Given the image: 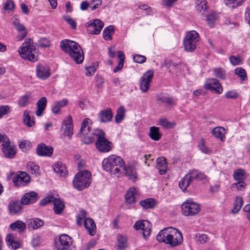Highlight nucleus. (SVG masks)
I'll return each mask as SVG.
<instances>
[{
    "mask_svg": "<svg viewBox=\"0 0 250 250\" xmlns=\"http://www.w3.org/2000/svg\"><path fill=\"white\" fill-rule=\"evenodd\" d=\"M153 75L154 71L150 69L147 71L142 77V92H146L149 89Z\"/></svg>",
    "mask_w": 250,
    "mask_h": 250,
    "instance_id": "nucleus-15",
    "label": "nucleus"
},
{
    "mask_svg": "<svg viewBox=\"0 0 250 250\" xmlns=\"http://www.w3.org/2000/svg\"><path fill=\"white\" fill-rule=\"evenodd\" d=\"M91 173L88 171H83L77 173L73 180V185L79 190L89 186L91 183Z\"/></svg>",
    "mask_w": 250,
    "mask_h": 250,
    "instance_id": "nucleus-5",
    "label": "nucleus"
},
{
    "mask_svg": "<svg viewBox=\"0 0 250 250\" xmlns=\"http://www.w3.org/2000/svg\"><path fill=\"white\" fill-rule=\"evenodd\" d=\"M39 45L41 47H47L50 46V41L48 39L43 38L39 41Z\"/></svg>",
    "mask_w": 250,
    "mask_h": 250,
    "instance_id": "nucleus-62",
    "label": "nucleus"
},
{
    "mask_svg": "<svg viewBox=\"0 0 250 250\" xmlns=\"http://www.w3.org/2000/svg\"><path fill=\"white\" fill-rule=\"evenodd\" d=\"M104 25V22L99 19L91 20L87 22L85 27L89 33L94 35L100 34Z\"/></svg>",
    "mask_w": 250,
    "mask_h": 250,
    "instance_id": "nucleus-10",
    "label": "nucleus"
},
{
    "mask_svg": "<svg viewBox=\"0 0 250 250\" xmlns=\"http://www.w3.org/2000/svg\"><path fill=\"white\" fill-rule=\"evenodd\" d=\"M36 152L39 156L49 157L53 153V149L51 146H46L43 143H41L38 145Z\"/></svg>",
    "mask_w": 250,
    "mask_h": 250,
    "instance_id": "nucleus-17",
    "label": "nucleus"
},
{
    "mask_svg": "<svg viewBox=\"0 0 250 250\" xmlns=\"http://www.w3.org/2000/svg\"><path fill=\"white\" fill-rule=\"evenodd\" d=\"M233 178L235 180L243 181L246 178L245 171L242 169L236 170L233 174Z\"/></svg>",
    "mask_w": 250,
    "mask_h": 250,
    "instance_id": "nucleus-50",
    "label": "nucleus"
},
{
    "mask_svg": "<svg viewBox=\"0 0 250 250\" xmlns=\"http://www.w3.org/2000/svg\"><path fill=\"white\" fill-rule=\"evenodd\" d=\"M234 73L242 81H245L247 78L246 72L245 70L242 67H237L235 69Z\"/></svg>",
    "mask_w": 250,
    "mask_h": 250,
    "instance_id": "nucleus-51",
    "label": "nucleus"
},
{
    "mask_svg": "<svg viewBox=\"0 0 250 250\" xmlns=\"http://www.w3.org/2000/svg\"><path fill=\"white\" fill-rule=\"evenodd\" d=\"M2 144V151L4 156L7 158H12L16 153V146L10 145V142L8 138V141L3 140Z\"/></svg>",
    "mask_w": 250,
    "mask_h": 250,
    "instance_id": "nucleus-13",
    "label": "nucleus"
},
{
    "mask_svg": "<svg viewBox=\"0 0 250 250\" xmlns=\"http://www.w3.org/2000/svg\"><path fill=\"white\" fill-rule=\"evenodd\" d=\"M156 167L160 174L164 175L167 171V164L166 159L164 157L158 158L157 159Z\"/></svg>",
    "mask_w": 250,
    "mask_h": 250,
    "instance_id": "nucleus-24",
    "label": "nucleus"
},
{
    "mask_svg": "<svg viewBox=\"0 0 250 250\" xmlns=\"http://www.w3.org/2000/svg\"><path fill=\"white\" fill-rule=\"evenodd\" d=\"M199 205L191 200H187L181 205L182 212L185 216H192L200 211Z\"/></svg>",
    "mask_w": 250,
    "mask_h": 250,
    "instance_id": "nucleus-8",
    "label": "nucleus"
},
{
    "mask_svg": "<svg viewBox=\"0 0 250 250\" xmlns=\"http://www.w3.org/2000/svg\"><path fill=\"white\" fill-rule=\"evenodd\" d=\"M125 110L123 106H120L117 109V114L115 117V122L120 123L124 119Z\"/></svg>",
    "mask_w": 250,
    "mask_h": 250,
    "instance_id": "nucleus-43",
    "label": "nucleus"
},
{
    "mask_svg": "<svg viewBox=\"0 0 250 250\" xmlns=\"http://www.w3.org/2000/svg\"><path fill=\"white\" fill-rule=\"evenodd\" d=\"M204 88L206 90H210L217 94H221L223 92V88L218 80L210 78L207 79L204 84Z\"/></svg>",
    "mask_w": 250,
    "mask_h": 250,
    "instance_id": "nucleus-11",
    "label": "nucleus"
},
{
    "mask_svg": "<svg viewBox=\"0 0 250 250\" xmlns=\"http://www.w3.org/2000/svg\"><path fill=\"white\" fill-rule=\"evenodd\" d=\"M136 189L134 188H130L125 195V202L127 204L130 205L135 201Z\"/></svg>",
    "mask_w": 250,
    "mask_h": 250,
    "instance_id": "nucleus-35",
    "label": "nucleus"
},
{
    "mask_svg": "<svg viewBox=\"0 0 250 250\" xmlns=\"http://www.w3.org/2000/svg\"><path fill=\"white\" fill-rule=\"evenodd\" d=\"M192 180H193L189 171L179 182V186L182 191L185 192L187 190Z\"/></svg>",
    "mask_w": 250,
    "mask_h": 250,
    "instance_id": "nucleus-23",
    "label": "nucleus"
},
{
    "mask_svg": "<svg viewBox=\"0 0 250 250\" xmlns=\"http://www.w3.org/2000/svg\"><path fill=\"white\" fill-rule=\"evenodd\" d=\"M53 203L54 205L53 209L55 213L57 214H61L65 207L64 203L60 199V198H56L54 197Z\"/></svg>",
    "mask_w": 250,
    "mask_h": 250,
    "instance_id": "nucleus-29",
    "label": "nucleus"
},
{
    "mask_svg": "<svg viewBox=\"0 0 250 250\" xmlns=\"http://www.w3.org/2000/svg\"><path fill=\"white\" fill-rule=\"evenodd\" d=\"M86 216V212L84 210H81L80 211L79 213L77 216V223L78 225L81 226L82 224V221L83 219H85Z\"/></svg>",
    "mask_w": 250,
    "mask_h": 250,
    "instance_id": "nucleus-55",
    "label": "nucleus"
},
{
    "mask_svg": "<svg viewBox=\"0 0 250 250\" xmlns=\"http://www.w3.org/2000/svg\"><path fill=\"white\" fill-rule=\"evenodd\" d=\"M54 197L52 196H48L43 198L40 201V204L42 206H45L48 203L53 202Z\"/></svg>",
    "mask_w": 250,
    "mask_h": 250,
    "instance_id": "nucleus-61",
    "label": "nucleus"
},
{
    "mask_svg": "<svg viewBox=\"0 0 250 250\" xmlns=\"http://www.w3.org/2000/svg\"><path fill=\"white\" fill-rule=\"evenodd\" d=\"M115 29L113 26L109 25L104 29L103 35V38L105 40H112V35L114 33Z\"/></svg>",
    "mask_w": 250,
    "mask_h": 250,
    "instance_id": "nucleus-45",
    "label": "nucleus"
},
{
    "mask_svg": "<svg viewBox=\"0 0 250 250\" xmlns=\"http://www.w3.org/2000/svg\"><path fill=\"white\" fill-rule=\"evenodd\" d=\"M102 3V0H92L90 1L89 4L91 5V10L96 9L99 5Z\"/></svg>",
    "mask_w": 250,
    "mask_h": 250,
    "instance_id": "nucleus-60",
    "label": "nucleus"
},
{
    "mask_svg": "<svg viewBox=\"0 0 250 250\" xmlns=\"http://www.w3.org/2000/svg\"><path fill=\"white\" fill-rule=\"evenodd\" d=\"M216 18V15L214 13L211 14L207 16V21L208 25L210 27H212L214 26Z\"/></svg>",
    "mask_w": 250,
    "mask_h": 250,
    "instance_id": "nucleus-57",
    "label": "nucleus"
},
{
    "mask_svg": "<svg viewBox=\"0 0 250 250\" xmlns=\"http://www.w3.org/2000/svg\"><path fill=\"white\" fill-rule=\"evenodd\" d=\"M6 242L13 249H17L20 247V242L13 234H8L6 236Z\"/></svg>",
    "mask_w": 250,
    "mask_h": 250,
    "instance_id": "nucleus-27",
    "label": "nucleus"
},
{
    "mask_svg": "<svg viewBox=\"0 0 250 250\" xmlns=\"http://www.w3.org/2000/svg\"><path fill=\"white\" fill-rule=\"evenodd\" d=\"M113 116V115L110 108H106L101 110L98 114L100 121L103 123L111 121Z\"/></svg>",
    "mask_w": 250,
    "mask_h": 250,
    "instance_id": "nucleus-22",
    "label": "nucleus"
},
{
    "mask_svg": "<svg viewBox=\"0 0 250 250\" xmlns=\"http://www.w3.org/2000/svg\"><path fill=\"white\" fill-rule=\"evenodd\" d=\"M47 105V99L45 97L40 98L37 103V110L36 115L38 117H41L45 110Z\"/></svg>",
    "mask_w": 250,
    "mask_h": 250,
    "instance_id": "nucleus-25",
    "label": "nucleus"
},
{
    "mask_svg": "<svg viewBox=\"0 0 250 250\" xmlns=\"http://www.w3.org/2000/svg\"><path fill=\"white\" fill-rule=\"evenodd\" d=\"M213 75L221 80H225L226 78V71L221 67H217L212 69Z\"/></svg>",
    "mask_w": 250,
    "mask_h": 250,
    "instance_id": "nucleus-46",
    "label": "nucleus"
},
{
    "mask_svg": "<svg viewBox=\"0 0 250 250\" xmlns=\"http://www.w3.org/2000/svg\"><path fill=\"white\" fill-rule=\"evenodd\" d=\"M117 249L118 250H124L128 246L127 238L126 235L118 234L117 236Z\"/></svg>",
    "mask_w": 250,
    "mask_h": 250,
    "instance_id": "nucleus-26",
    "label": "nucleus"
},
{
    "mask_svg": "<svg viewBox=\"0 0 250 250\" xmlns=\"http://www.w3.org/2000/svg\"><path fill=\"white\" fill-rule=\"evenodd\" d=\"M157 204V201L153 198H147L142 201V207L144 209H153Z\"/></svg>",
    "mask_w": 250,
    "mask_h": 250,
    "instance_id": "nucleus-31",
    "label": "nucleus"
},
{
    "mask_svg": "<svg viewBox=\"0 0 250 250\" xmlns=\"http://www.w3.org/2000/svg\"><path fill=\"white\" fill-rule=\"evenodd\" d=\"M13 24L15 25L16 29L20 32H23L24 31H27L26 28L24 26V25L22 24H21L19 22H16L14 21Z\"/></svg>",
    "mask_w": 250,
    "mask_h": 250,
    "instance_id": "nucleus-63",
    "label": "nucleus"
},
{
    "mask_svg": "<svg viewBox=\"0 0 250 250\" xmlns=\"http://www.w3.org/2000/svg\"><path fill=\"white\" fill-rule=\"evenodd\" d=\"M170 229L171 237L168 238V244L172 247L179 246L183 240L182 233L178 229L173 227H170Z\"/></svg>",
    "mask_w": 250,
    "mask_h": 250,
    "instance_id": "nucleus-9",
    "label": "nucleus"
},
{
    "mask_svg": "<svg viewBox=\"0 0 250 250\" xmlns=\"http://www.w3.org/2000/svg\"><path fill=\"white\" fill-rule=\"evenodd\" d=\"M38 199V194L34 191H31L25 193L21 197V202L22 205H25L33 204L36 202Z\"/></svg>",
    "mask_w": 250,
    "mask_h": 250,
    "instance_id": "nucleus-19",
    "label": "nucleus"
},
{
    "mask_svg": "<svg viewBox=\"0 0 250 250\" xmlns=\"http://www.w3.org/2000/svg\"><path fill=\"white\" fill-rule=\"evenodd\" d=\"M19 53L23 59L35 62L37 61L36 46L30 39H26L24 42L19 49Z\"/></svg>",
    "mask_w": 250,
    "mask_h": 250,
    "instance_id": "nucleus-3",
    "label": "nucleus"
},
{
    "mask_svg": "<svg viewBox=\"0 0 250 250\" xmlns=\"http://www.w3.org/2000/svg\"><path fill=\"white\" fill-rule=\"evenodd\" d=\"M189 172L192 180L197 179L202 181L204 183L208 181L207 176L204 173L200 172L198 170H190Z\"/></svg>",
    "mask_w": 250,
    "mask_h": 250,
    "instance_id": "nucleus-30",
    "label": "nucleus"
},
{
    "mask_svg": "<svg viewBox=\"0 0 250 250\" xmlns=\"http://www.w3.org/2000/svg\"><path fill=\"white\" fill-rule=\"evenodd\" d=\"M125 165L123 159L120 156L116 155H111L107 158H104L103 161L104 169L114 175L119 174L121 168Z\"/></svg>",
    "mask_w": 250,
    "mask_h": 250,
    "instance_id": "nucleus-2",
    "label": "nucleus"
},
{
    "mask_svg": "<svg viewBox=\"0 0 250 250\" xmlns=\"http://www.w3.org/2000/svg\"><path fill=\"white\" fill-rule=\"evenodd\" d=\"M23 120L24 124L28 127H32L35 124L34 118L31 117L29 111L27 110L24 111Z\"/></svg>",
    "mask_w": 250,
    "mask_h": 250,
    "instance_id": "nucleus-40",
    "label": "nucleus"
},
{
    "mask_svg": "<svg viewBox=\"0 0 250 250\" xmlns=\"http://www.w3.org/2000/svg\"><path fill=\"white\" fill-rule=\"evenodd\" d=\"M196 8L200 13L204 12L207 8L206 0H197Z\"/></svg>",
    "mask_w": 250,
    "mask_h": 250,
    "instance_id": "nucleus-49",
    "label": "nucleus"
},
{
    "mask_svg": "<svg viewBox=\"0 0 250 250\" xmlns=\"http://www.w3.org/2000/svg\"><path fill=\"white\" fill-rule=\"evenodd\" d=\"M196 241L201 244L206 243L208 240V236L205 234L197 233L195 235Z\"/></svg>",
    "mask_w": 250,
    "mask_h": 250,
    "instance_id": "nucleus-53",
    "label": "nucleus"
},
{
    "mask_svg": "<svg viewBox=\"0 0 250 250\" xmlns=\"http://www.w3.org/2000/svg\"><path fill=\"white\" fill-rule=\"evenodd\" d=\"M13 182L16 186H25L30 181V178L25 172L19 171L13 178Z\"/></svg>",
    "mask_w": 250,
    "mask_h": 250,
    "instance_id": "nucleus-12",
    "label": "nucleus"
},
{
    "mask_svg": "<svg viewBox=\"0 0 250 250\" xmlns=\"http://www.w3.org/2000/svg\"><path fill=\"white\" fill-rule=\"evenodd\" d=\"M26 224L21 220L16 221L10 225V228L12 230H15L18 229L20 232L24 231L26 229Z\"/></svg>",
    "mask_w": 250,
    "mask_h": 250,
    "instance_id": "nucleus-38",
    "label": "nucleus"
},
{
    "mask_svg": "<svg viewBox=\"0 0 250 250\" xmlns=\"http://www.w3.org/2000/svg\"><path fill=\"white\" fill-rule=\"evenodd\" d=\"M170 231H171L170 227L161 230L157 236V240L159 242H164L168 244V238L171 237L170 235Z\"/></svg>",
    "mask_w": 250,
    "mask_h": 250,
    "instance_id": "nucleus-21",
    "label": "nucleus"
},
{
    "mask_svg": "<svg viewBox=\"0 0 250 250\" xmlns=\"http://www.w3.org/2000/svg\"><path fill=\"white\" fill-rule=\"evenodd\" d=\"M68 103V100L64 98L62 101L56 102L52 107V112L55 114H57L60 111L61 108L65 106Z\"/></svg>",
    "mask_w": 250,
    "mask_h": 250,
    "instance_id": "nucleus-39",
    "label": "nucleus"
},
{
    "mask_svg": "<svg viewBox=\"0 0 250 250\" xmlns=\"http://www.w3.org/2000/svg\"><path fill=\"white\" fill-rule=\"evenodd\" d=\"M149 135L151 139L154 141H158L161 137L159 128L154 126L150 128Z\"/></svg>",
    "mask_w": 250,
    "mask_h": 250,
    "instance_id": "nucleus-42",
    "label": "nucleus"
},
{
    "mask_svg": "<svg viewBox=\"0 0 250 250\" xmlns=\"http://www.w3.org/2000/svg\"><path fill=\"white\" fill-rule=\"evenodd\" d=\"M71 244V238L66 234H62L60 237L59 244H57V248L58 250H72Z\"/></svg>",
    "mask_w": 250,
    "mask_h": 250,
    "instance_id": "nucleus-16",
    "label": "nucleus"
},
{
    "mask_svg": "<svg viewBox=\"0 0 250 250\" xmlns=\"http://www.w3.org/2000/svg\"><path fill=\"white\" fill-rule=\"evenodd\" d=\"M124 171H125V174L133 182L135 181L136 179V173L134 169L131 167H122Z\"/></svg>",
    "mask_w": 250,
    "mask_h": 250,
    "instance_id": "nucleus-41",
    "label": "nucleus"
},
{
    "mask_svg": "<svg viewBox=\"0 0 250 250\" xmlns=\"http://www.w3.org/2000/svg\"><path fill=\"white\" fill-rule=\"evenodd\" d=\"M91 121L89 118H85L83 122L80 131L77 135L82 138L83 142L85 144H90L94 141L93 136L98 130L93 132L91 130L90 125Z\"/></svg>",
    "mask_w": 250,
    "mask_h": 250,
    "instance_id": "nucleus-4",
    "label": "nucleus"
},
{
    "mask_svg": "<svg viewBox=\"0 0 250 250\" xmlns=\"http://www.w3.org/2000/svg\"><path fill=\"white\" fill-rule=\"evenodd\" d=\"M200 40V37L197 32L192 30L189 32L184 40L185 50L188 52H193L197 47Z\"/></svg>",
    "mask_w": 250,
    "mask_h": 250,
    "instance_id": "nucleus-7",
    "label": "nucleus"
},
{
    "mask_svg": "<svg viewBox=\"0 0 250 250\" xmlns=\"http://www.w3.org/2000/svg\"><path fill=\"white\" fill-rule=\"evenodd\" d=\"M246 186V184L244 181H239L232 185L233 188H236L239 190H243L245 188Z\"/></svg>",
    "mask_w": 250,
    "mask_h": 250,
    "instance_id": "nucleus-58",
    "label": "nucleus"
},
{
    "mask_svg": "<svg viewBox=\"0 0 250 250\" xmlns=\"http://www.w3.org/2000/svg\"><path fill=\"white\" fill-rule=\"evenodd\" d=\"M164 65L166 66L168 69H169V72H174L175 71L176 69L178 66L179 64L178 63H174L171 61H168L167 62H165Z\"/></svg>",
    "mask_w": 250,
    "mask_h": 250,
    "instance_id": "nucleus-54",
    "label": "nucleus"
},
{
    "mask_svg": "<svg viewBox=\"0 0 250 250\" xmlns=\"http://www.w3.org/2000/svg\"><path fill=\"white\" fill-rule=\"evenodd\" d=\"M15 7L14 2L11 0H7L4 3L3 5L4 10L5 11L7 10H11Z\"/></svg>",
    "mask_w": 250,
    "mask_h": 250,
    "instance_id": "nucleus-59",
    "label": "nucleus"
},
{
    "mask_svg": "<svg viewBox=\"0 0 250 250\" xmlns=\"http://www.w3.org/2000/svg\"><path fill=\"white\" fill-rule=\"evenodd\" d=\"M84 225L89 234L91 236L94 235L96 229V225L94 221L91 218H85L84 220Z\"/></svg>",
    "mask_w": 250,
    "mask_h": 250,
    "instance_id": "nucleus-28",
    "label": "nucleus"
},
{
    "mask_svg": "<svg viewBox=\"0 0 250 250\" xmlns=\"http://www.w3.org/2000/svg\"><path fill=\"white\" fill-rule=\"evenodd\" d=\"M36 74L39 78L43 80L47 79L51 75L48 66L42 64L37 66Z\"/></svg>",
    "mask_w": 250,
    "mask_h": 250,
    "instance_id": "nucleus-18",
    "label": "nucleus"
},
{
    "mask_svg": "<svg viewBox=\"0 0 250 250\" xmlns=\"http://www.w3.org/2000/svg\"><path fill=\"white\" fill-rule=\"evenodd\" d=\"M27 169L32 174L37 175L39 173V167L33 162H29L27 163Z\"/></svg>",
    "mask_w": 250,
    "mask_h": 250,
    "instance_id": "nucleus-48",
    "label": "nucleus"
},
{
    "mask_svg": "<svg viewBox=\"0 0 250 250\" xmlns=\"http://www.w3.org/2000/svg\"><path fill=\"white\" fill-rule=\"evenodd\" d=\"M27 225L29 229H38L43 225V222L38 218H32L27 220Z\"/></svg>",
    "mask_w": 250,
    "mask_h": 250,
    "instance_id": "nucleus-34",
    "label": "nucleus"
},
{
    "mask_svg": "<svg viewBox=\"0 0 250 250\" xmlns=\"http://www.w3.org/2000/svg\"><path fill=\"white\" fill-rule=\"evenodd\" d=\"M211 133L215 137L220 139L222 141H224L226 131L224 127L221 126L215 127L212 130Z\"/></svg>",
    "mask_w": 250,
    "mask_h": 250,
    "instance_id": "nucleus-32",
    "label": "nucleus"
},
{
    "mask_svg": "<svg viewBox=\"0 0 250 250\" xmlns=\"http://www.w3.org/2000/svg\"><path fill=\"white\" fill-rule=\"evenodd\" d=\"M97 136L96 147L99 151L103 153L109 152L112 148V143L105 137V133L102 130L98 129L95 133Z\"/></svg>",
    "mask_w": 250,
    "mask_h": 250,
    "instance_id": "nucleus-6",
    "label": "nucleus"
},
{
    "mask_svg": "<svg viewBox=\"0 0 250 250\" xmlns=\"http://www.w3.org/2000/svg\"><path fill=\"white\" fill-rule=\"evenodd\" d=\"M198 147L199 149L204 153H208L210 152L209 148L205 146L203 140H201V143L198 145Z\"/></svg>",
    "mask_w": 250,
    "mask_h": 250,
    "instance_id": "nucleus-64",
    "label": "nucleus"
},
{
    "mask_svg": "<svg viewBox=\"0 0 250 250\" xmlns=\"http://www.w3.org/2000/svg\"><path fill=\"white\" fill-rule=\"evenodd\" d=\"M142 231L145 240L151 233V226L150 222L146 220H142Z\"/></svg>",
    "mask_w": 250,
    "mask_h": 250,
    "instance_id": "nucleus-33",
    "label": "nucleus"
},
{
    "mask_svg": "<svg viewBox=\"0 0 250 250\" xmlns=\"http://www.w3.org/2000/svg\"><path fill=\"white\" fill-rule=\"evenodd\" d=\"M230 63L233 65H237L242 63L239 56H230L229 58Z\"/></svg>",
    "mask_w": 250,
    "mask_h": 250,
    "instance_id": "nucleus-56",
    "label": "nucleus"
},
{
    "mask_svg": "<svg viewBox=\"0 0 250 250\" xmlns=\"http://www.w3.org/2000/svg\"><path fill=\"white\" fill-rule=\"evenodd\" d=\"M22 205L21 202L20 203L19 201H11L8 205L9 214L15 215L21 213L22 210Z\"/></svg>",
    "mask_w": 250,
    "mask_h": 250,
    "instance_id": "nucleus-20",
    "label": "nucleus"
},
{
    "mask_svg": "<svg viewBox=\"0 0 250 250\" xmlns=\"http://www.w3.org/2000/svg\"><path fill=\"white\" fill-rule=\"evenodd\" d=\"M160 125L166 128H171L175 126L174 123L168 122L166 119H162L160 120Z\"/></svg>",
    "mask_w": 250,
    "mask_h": 250,
    "instance_id": "nucleus-52",
    "label": "nucleus"
},
{
    "mask_svg": "<svg viewBox=\"0 0 250 250\" xmlns=\"http://www.w3.org/2000/svg\"><path fill=\"white\" fill-rule=\"evenodd\" d=\"M157 101L159 104H166L168 105H173L175 104V102L171 97L166 96H158Z\"/></svg>",
    "mask_w": 250,
    "mask_h": 250,
    "instance_id": "nucleus-47",
    "label": "nucleus"
},
{
    "mask_svg": "<svg viewBox=\"0 0 250 250\" xmlns=\"http://www.w3.org/2000/svg\"><path fill=\"white\" fill-rule=\"evenodd\" d=\"M60 47L61 49L67 53L77 63L80 64L83 62L84 59L83 51L76 42L69 40H63L61 42Z\"/></svg>",
    "mask_w": 250,
    "mask_h": 250,
    "instance_id": "nucleus-1",
    "label": "nucleus"
},
{
    "mask_svg": "<svg viewBox=\"0 0 250 250\" xmlns=\"http://www.w3.org/2000/svg\"><path fill=\"white\" fill-rule=\"evenodd\" d=\"M32 95L30 93H25L24 95L20 97L18 100V104L21 107H24L31 103Z\"/></svg>",
    "mask_w": 250,
    "mask_h": 250,
    "instance_id": "nucleus-37",
    "label": "nucleus"
},
{
    "mask_svg": "<svg viewBox=\"0 0 250 250\" xmlns=\"http://www.w3.org/2000/svg\"><path fill=\"white\" fill-rule=\"evenodd\" d=\"M62 130L64 136H67L69 139L71 138L73 134V125L72 119L70 116H67L63 121Z\"/></svg>",
    "mask_w": 250,
    "mask_h": 250,
    "instance_id": "nucleus-14",
    "label": "nucleus"
},
{
    "mask_svg": "<svg viewBox=\"0 0 250 250\" xmlns=\"http://www.w3.org/2000/svg\"><path fill=\"white\" fill-rule=\"evenodd\" d=\"M54 170L61 176H65L67 173L65 166L60 162H58L55 164Z\"/></svg>",
    "mask_w": 250,
    "mask_h": 250,
    "instance_id": "nucleus-36",
    "label": "nucleus"
},
{
    "mask_svg": "<svg viewBox=\"0 0 250 250\" xmlns=\"http://www.w3.org/2000/svg\"><path fill=\"white\" fill-rule=\"evenodd\" d=\"M243 203V198L240 196L236 197L235 198L233 208L232 209L231 212L234 214L237 213L241 209Z\"/></svg>",
    "mask_w": 250,
    "mask_h": 250,
    "instance_id": "nucleus-44",
    "label": "nucleus"
}]
</instances>
